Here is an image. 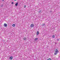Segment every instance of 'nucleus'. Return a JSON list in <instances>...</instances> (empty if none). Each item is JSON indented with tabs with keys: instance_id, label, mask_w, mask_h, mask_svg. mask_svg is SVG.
I'll list each match as a JSON object with an SVG mask.
<instances>
[{
	"instance_id": "9d476101",
	"label": "nucleus",
	"mask_w": 60,
	"mask_h": 60,
	"mask_svg": "<svg viewBox=\"0 0 60 60\" xmlns=\"http://www.w3.org/2000/svg\"><path fill=\"white\" fill-rule=\"evenodd\" d=\"M57 54V53L55 52L54 53V55H56Z\"/></svg>"
},
{
	"instance_id": "423d86ee",
	"label": "nucleus",
	"mask_w": 60,
	"mask_h": 60,
	"mask_svg": "<svg viewBox=\"0 0 60 60\" xmlns=\"http://www.w3.org/2000/svg\"><path fill=\"white\" fill-rule=\"evenodd\" d=\"M23 39L24 41H26V37L24 38Z\"/></svg>"
},
{
	"instance_id": "6ab92c4d",
	"label": "nucleus",
	"mask_w": 60,
	"mask_h": 60,
	"mask_svg": "<svg viewBox=\"0 0 60 60\" xmlns=\"http://www.w3.org/2000/svg\"><path fill=\"white\" fill-rule=\"evenodd\" d=\"M37 35H38V31H37Z\"/></svg>"
},
{
	"instance_id": "1a4fd4ad",
	"label": "nucleus",
	"mask_w": 60,
	"mask_h": 60,
	"mask_svg": "<svg viewBox=\"0 0 60 60\" xmlns=\"http://www.w3.org/2000/svg\"><path fill=\"white\" fill-rule=\"evenodd\" d=\"M12 26H13V27H15V25L14 24H13Z\"/></svg>"
},
{
	"instance_id": "20e7f679",
	"label": "nucleus",
	"mask_w": 60,
	"mask_h": 60,
	"mask_svg": "<svg viewBox=\"0 0 60 60\" xmlns=\"http://www.w3.org/2000/svg\"><path fill=\"white\" fill-rule=\"evenodd\" d=\"M9 58L10 59V60H12L13 58V56H11Z\"/></svg>"
},
{
	"instance_id": "7ed1b4c3",
	"label": "nucleus",
	"mask_w": 60,
	"mask_h": 60,
	"mask_svg": "<svg viewBox=\"0 0 60 60\" xmlns=\"http://www.w3.org/2000/svg\"><path fill=\"white\" fill-rule=\"evenodd\" d=\"M38 13H41V8H39L38 9Z\"/></svg>"
},
{
	"instance_id": "f3484780",
	"label": "nucleus",
	"mask_w": 60,
	"mask_h": 60,
	"mask_svg": "<svg viewBox=\"0 0 60 60\" xmlns=\"http://www.w3.org/2000/svg\"><path fill=\"white\" fill-rule=\"evenodd\" d=\"M26 5H25L24 6V8H26Z\"/></svg>"
},
{
	"instance_id": "aec40b11",
	"label": "nucleus",
	"mask_w": 60,
	"mask_h": 60,
	"mask_svg": "<svg viewBox=\"0 0 60 60\" xmlns=\"http://www.w3.org/2000/svg\"><path fill=\"white\" fill-rule=\"evenodd\" d=\"M50 12H52V11H50Z\"/></svg>"
},
{
	"instance_id": "2eb2a0df",
	"label": "nucleus",
	"mask_w": 60,
	"mask_h": 60,
	"mask_svg": "<svg viewBox=\"0 0 60 60\" xmlns=\"http://www.w3.org/2000/svg\"><path fill=\"white\" fill-rule=\"evenodd\" d=\"M39 31H38V34H39Z\"/></svg>"
},
{
	"instance_id": "4468645a",
	"label": "nucleus",
	"mask_w": 60,
	"mask_h": 60,
	"mask_svg": "<svg viewBox=\"0 0 60 60\" xmlns=\"http://www.w3.org/2000/svg\"><path fill=\"white\" fill-rule=\"evenodd\" d=\"M47 60H51V59L50 58H49Z\"/></svg>"
},
{
	"instance_id": "5701e85b",
	"label": "nucleus",
	"mask_w": 60,
	"mask_h": 60,
	"mask_svg": "<svg viewBox=\"0 0 60 60\" xmlns=\"http://www.w3.org/2000/svg\"><path fill=\"white\" fill-rule=\"evenodd\" d=\"M56 44V43H55Z\"/></svg>"
},
{
	"instance_id": "412c9836",
	"label": "nucleus",
	"mask_w": 60,
	"mask_h": 60,
	"mask_svg": "<svg viewBox=\"0 0 60 60\" xmlns=\"http://www.w3.org/2000/svg\"><path fill=\"white\" fill-rule=\"evenodd\" d=\"M2 0L3 1H4V0Z\"/></svg>"
},
{
	"instance_id": "ddd939ff",
	"label": "nucleus",
	"mask_w": 60,
	"mask_h": 60,
	"mask_svg": "<svg viewBox=\"0 0 60 60\" xmlns=\"http://www.w3.org/2000/svg\"><path fill=\"white\" fill-rule=\"evenodd\" d=\"M0 6H1V7H3V5H0Z\"/></svg>"
},
{
	"instance_id": "6e6552de",
	"label": "nucleus",
	"mask_w": 60,
	"mask_h": 60,
	"mask_svg": "<svg viewBox=\"0 0 60 60\" xmlns=\"http://www.w3.org/2000/svg\"><path fill=\"white\" fill-rule=\"evenodd\" d=\"M38 40V38H35L34 41H37Z\"/></svg>"
},
{
	"instance_id": "9b49d317",
	"label": "nucleus",
	"mask_w": 60,
	"mask_h": 60,
	"mask_svg": "<svg viewBox=\"0 0 60 60\" xmlns=\"http://www.w3.org/2000/svg\"><path fill=\"white\" fill-rule=\"evenodd\" d=\"M45 25V23H44L43 24H42V26H44Z\"/></svg>"
},
{
	"instance_id": "f8f14e48",
	"label": "nucleus",
	"mask_w": 60,
	"mask_h": 60,
	"mask_svg": "<svg viewBox=\"0 0 60 60\" xmlns=\"http://www.w3.org/2000/svg\"><path fill=\"white\" fill-rule=\"evenodd\" d=\"M55 35H53V36H52V38H55Z\"/></svg>"
},
{
	"instance_id": "f257e3e1",
	"label": "nucleus",
	"mask_w": 60,
	"mask_h": 60,
	"mask_svg": "<svg viewBox=\"0 0 60 60\" xmlns=\"http://www.w3.org/2000/svg\"><path fill=\"white\" fill-rule=\"evenodd\" d=\"M4 26L5 27H7V24L6 23H4Z\"/></svg>"
},
{
	"instance_id": "f03ea898",
	"label": "nucleus",
	"mask_w": 60,
	"mask_h": 60,
	"mask_svg": "<svg viewBox=\"0 0 60 60\" xmlns=\"http://www.w3.org/2000/svg\"><path fill=\"white\" fill-rule=\"evenodd\" d=\"M34 26V25L33 24H31L30 25L31 27H33Z\"/></svg>"
},
{
	"instance_id": "b1692460",
	"label": "nucleus",
	"mask_w": 60,
	"mask_h": 60,
	"mask_svg": "<svg viewBox=\"0 0 60 60\" xmlns=\"http://www.w3.org/2000/svg\"><path fill=\"white\" fill-rule=\"evenodd\" d=\"M8 59H9V58H8Z\"/></svg>"
},
{
	"instance_id": "dca6fc26",
	"label": "nucleus",
	"mask_w": 60,
	"mask_h": 60,
	"mask_svg": "<svg viewBox=\"0 0 60 60\" xmlns=\"http://www.w3.org/2000/svg\"><path fill=\"white\" fill-rule=\"evenodd\" d=\"M14 4V3L13 2H12L11 4Z\"/></svg>"
},
{
	"instance_id": "0eeeda50",
	"label": "nucleus",
	"mask_w": 60,
	"mask_h": 60,
	"mask_svg": "<svg viewBox=\"0 0 60 60\" xmlns=\"http://www.w3.org/2000/svg\"><path fill=\"white\" fill-rule=\"evenodd\" d=\"M18 5V3L17 2L15 4V6H17Z\"/></svg>"
},
{
	"instance_id": "39448f33",
	"label": "nucleus",
	"mask_w": 60,
	"mask_h": 60,
	"mask_svg": "<svg viewBox=\"0 0 60 60\" xmlns=\"http://www.w3.org/2000/svg\"><path fill=\"white\" fill-rule=\"evenodd\" d=\"M55 52L56 53H57V52H58V51L57 50V49H56V50L55 51Z\"/></svg>"
},
{
	"instance_id": "a211bd4d",
	"label": "nucleus",
	"mask_w": 60,
	"mask_h": 60,
	"mask_svg": "<svg viewBox=\"0 0 60 60\" xmlns=\"http://www.w3.org/2000/svg\"><path fill=\"white\" fill-rule=\"evenodd\" d=\"M57 41H59V39H57Z\"/></svg>"
},
{
	"instance_id": "4be33fe9",
	"label": "nucleus",
	"mask_w": 60,
	"mask_h": 60,
	"mask_svg": "<svg viewBox=\"0 0 60 60\" xmlns=\"http://www.w3.org/2000/svg\"><path fill=\"white\" fill-rule=\"evenodd\" d=\"M14 0V1H16V0Z\"/></svg>"
}]
</instances>
